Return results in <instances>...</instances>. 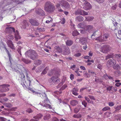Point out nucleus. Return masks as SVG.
Listing matches in <instances>:
<instances>
[{
  "instance_id": "4d7b16f0",
  "label": "nucleus",
  "mask_w": 121,
  "mask_h": 121,
  "mask_svg": "<svg viewBox=\"0 0 121 121\" xmlns=\"http://www.w3.org/2000/svg\"><path fill=\"white\" fill-rule=\"evenodd\" d=\"M52 121H58L59 120L57 118L54 117L52 118Z\"/></svg>"
},
{
  "instance_id": "a878e982",
  "label": "nucleus",
  "mask_w": 121,
  "mask_h": 121,
  "mask_svg": "<svg viewBox=\"0 0 121 121\" xmlns=\"http://www.w3.org/2000/svg\"><path fill=\"white\" fill-rule=\"evenodd\" d=\"M84 20V18L81 16H77L76 18V20L77 22H81Z\"/></svg>"
},
{
  "instance_id": "7ed1b4c3",
  "label": "nucleus",
  "mask_w": 121,
  "mask_h": 121,
  "mask_svg": "<svg viewBox=\"0 0 121 121\" xmlns=\"http://www.w3.org/2000/svg\"><path fill=\"white\" fill-rule=\"evenodd\" d=\"M26 57H29L33 60L36 59L38 55L36 52L34 50H28L25 53Z\"/></svg>"
},
{
  "instance_id": "1a4fd4ad",
  "label": "nucleus",
  "mask_w": 121,
  "mask_h": 121,
  "mask_svg": "<svg viewBox=\"0 0 121 121\" xmlns=\"http://www.w3.org/2000/svg\"><path fill=\"white\" fill-rule=\"evenodd\" d=\"M108 35L107 34H105L103 36H100L95 39V40L98 41L99 42H102L106 40L108 37Z\"/></svg>"
},
{
  "instance_id": "393cba45",
  "label": "nucleus",
  "mask_w": 121,
  "mask_h": 121,
  "mask_svg": "<svg viewBox=\"0 0 121 121\" xmlns=\"http://www.w3.org/2000/svg\"><path fill=\"white\" fill-rule=\"evenodd\" d=\"M58 78L57 76L53 77L49 79L48 81L50 82H55V80H57Z\"/></svg>"
},
{
  "instance_id": "0eeeda50",
  "label": "nucleus",
  "mask_w": 121,
  "mask_h": 121,
  "mask_svg": "<svg viewBox=\"0 0 121 121\" xmlns=\"http://www.w3.org/2000/svg\"><path fill=\"white\" fill-rule=\"evenodd\" d=\"M2 88L1 90V91L2 92H4L9 91V89L8 87L10 86V85L8 84H4L1 85Z\"/></svg>"
},
{
  "instance_id": "e2e57ef3",
  "label": "nucleus",
  "mask_w": 121,
  "mask_h": 121,
  "mask_svg": "<svg viewBox=\"0 0 121 121\" xmlns=\"http://www.w3.org/2000/svg\"><path fill=\"white\" fill-rule=\"evenodd\" d=\"M60 5H61L59 3V2L58 3H57L56 4V8L59 9L60 8Z\"/></svg>"
},
{
  "instance_id": "13d9d810",
  "label": "nucleus",
  "mask_w": 121,
  "mask_h": 121,
  "mask_svg": "<svg viewBox=\"0 0 121 121\" xmlns=\"http://www.w3.org/2000/svg\"><path fill=\"white\" fill-rule=\"evenodd\" d=\"M42 69L41 68H37L36 70V72H40Z\"/></svg>"
},
{
  "instance_id": "39448f33",
  "label": "nucleus",
  "mask_w": 121,
  "mask_h": 121,
  "mask_svg": "<svg viewBox=\"0 0 121 121\" xmlns=\"http://www.w3.org/2000/svg\"><path fill=\"white\" fill-rule=\"evenodd\" d=\"M111 49V47L108 45H105L102 46L100 51L104 53H107Z\"/></svg>"
},
{
  "instance_id": "774afa93",
  "label": "nucleus",
  "mask_w": 121,
  "mask_h": 121,
  "mask_svg": "<svg viewBox=\"0 0 121 121\" xmlns=\"http://www.w3.org/2000/svg\"><path fill=\"white\" fill-rule=\"evenodd\" d=\"M113 66H114L113 67V68L115 69H117L119 65L118 64H117L116 65H115Z\"/></svg>"
},
{
  "instance_id": "4be33fe9",
  "label": "nucleus",
  "mask_w": 121,
  "mask_h": 121,
  "mask_svg": "<svg viewBox=\"0 0 121 121\" xmlns=\"http://www.w3.org/2000/svg\"><path fill=\"white\" fill-rule=\"evenodd\" d=\"M8 44L9 47L12 49H14V46L13 42L9 40L8 42Z\"/></svg>"
},
{
  "instance_id": "bb28decb",
  "label": "nucleus",
  "mask_w": 121,
  "mask_h": 121,
  "mask_svg": "<svg viewBox=\"0 0 121 121\" xmlns=\"http://www.w3.org/2000/svg\"><path fill=\"white\" fill-rule=\"evenodd\" d=\"M28 26V24L27 21L25 20H24L23 22L22 28L24 29H25Z\"/></svg>"
},
{
  "instance_id": "bf43d9fd",
  "label": "nucleus",
  "mask_w": 121,
  "mask_h": 121,
  "mask_svg": "<svg viewBox=\"0 0 121 121\" xmlns=\"http://www.w3.org/2000/svg\"><path fill=\"white\" fill-rule=\"evenodd\" d=\"M97 31V30H95L93 32H92L93 33V34H92V35L91 36V38H93V36H95V33Z\"/></svg>"
},
{
  "instance_id": "aec40b11",
  "label": "nucleus",
  "mask_w": 121,
  "mask_h": 121,
  "mask_svg": "<svg viewBox=\"0 0 121 121\" xmlns=\"http://www.w3.org/2000/svg\"><path fill=\"white\" fill-rule=\"evenodd\" d=\"M79 89L77 88H74L71 90L72 93L73 95H78V94L77 92L78 91Z\"/></svg>"
},
{
  "instance_id": "c756f323",
  "label": "nucleus",
  "mask_w": 121,
  "mask_h": 121,
  "mask_svg": "<svg viewBox=\"0 0 121 121\" xmlns=\"http://www.w3.org/2000/svg\"><path fill=\"white\" fill-rule=\"evenodd\" d=\"M85 18H86V21H88V22H90L92 21L94 18L93 17L90 16L86 17Z\"/></svg>"
},
{
  "instance_id": "f257e3e1",
  "label": "nucleus",
  "mask_w": 121,
  "mask_h": 121,
  "mask_svg": "<svg viewBox=\"0 0 121 121\" xmlns=\"http://www.w3.org/2000/svg\"><path fill=\"white\" fill-rule=\"evenodd\" d=\"M36 95L39 97H40L42 98V101L40 102L39 104L42 106H43L47 108H52V107L50 105L47 104L49 103L50 101L46 96L44 92L41 93L38 92H35Z\"/></svg>"
},
{
  "instance_id": "2eb2a0df",
  "label": "nucleus",
  "mask_w": 121,
  "mask_h": 121,
  "mask_svg": "<svg viewBox=\"0 0 121 121\" xmlns=\"http://www.w3.org/2000/svg\"><path fill=\"white\" fill-rule=\"evenodd\" d=\"M5 31L7 33H12L13 32H15V29L13 27H8L6 28Z\"/></svg>"
},
{
  "instance_id": "8fccbe9b",
  "label": "nucleus",
  "mask_w": 121,
  "mask_h": 121,
  "mask_svg": "<svg viewBox=\"0 0 121 121\" xmlns=\"http://www.w3.org/2000/svg\"><path fill=\"white\" fill-rule=\"evenodd\" d=\"M80 110V108L79 107H77L74 109V112L75 113H78Z\"/></svg>"
},
{
  "instance_id": "37998d69",
  "label": "nucleus",
  "mask_w": 121,
  "mask_h": 121,
  "mask_svg": "<svg viewBox=\"0 0 121 121\" xmlns=\"http://www.w3.org/2000/svg\"><path fill=\"white\" fill-rule=\"evenodd\" d=\"M4 49L5 50L6 52H7V53L8 56L9 57V59L10 60V58H11V56H10V55L9 54V51L7 50V49L5 47H4Z\"/></svg>"
},
{
  "instance_id": "4468645a",
  "label": "nucleus",
  "mask_w": 121,
  "mask_h": 121,
  "mask_svg": "<svg viewBox=\"0 0 121 121\" xmlns=\"http://www.w3.org/2000/svg\"><path fill=\"white\" fill-rule=\"evenodd\" d=\"M29 22L31 25L34 26H38L39 25V23L38 21L34 19H31L29 20Z\"/></svg>"
},
{
  "instance_id": "c9c22d12",
  "label": "nucleus",
  "mask_w": 121,
  "mask_h": 121,
  "mask_svg": "<svg viewBox=\"0 0 121 121\" xmlns=\"http://www.w3.org/2000/svg\"><path fill=\"white\" fill-rule=\"evenodd\" d=\"M48 69V67H46L45 69H44V70L42 72L41 74H46Z\"/></svg>"
},
{
  "instance_id": "e433bc0d",
  "label": "nucleus",
  "mask_w": 121,
  "mask_h": 121,
  "mask_svg": "<svg viewBox=\"0 0 121 121\" xmlns=\"http://www.w3.org/2000/svg\"><path fill=\"white\" fill-rule=\"evenodd\" d=\"M55 48L57 50V51L59 52H62V50L59 46H56L55 47Z\"/></svg>"
},
{
  "instance_id": "7c9ffc66",
  "label": "nucleus",
  "mask_w": 121,
  "mask_h": 121,
  "mask_svg": "<svg viewBox=\"0 0 121 121\" xmlns=\"http://www.w3.org/2000/svg\"><path fill=\"white\" fill-rule=\"evenodd\" d=\"M22 60L25 63L28 64L31 63V61L28 59H27L24 58H22Z\"/></svg>"
},
{
  "instance_id": "cd10ccee",
  "label": "nucleus",
  "mask_w": 121,
  "mask_h": 121,
  "mask_svg": "<svg viewBox=\"0 0 121 121\" xmlns=\"http://www.w3.org/2000/svg\"><path fill=\"white\" fill-rule=\"evenodd\" d=\"M78 101L76 100H73L70 102V104L73 106H75L77 105L78 103Z\"/></svg>"
},
{
  "instance_id": "b1692460",
  "label": "nucleus",
  "mask_w": 121,
  "mask_h": 121,
  "mask_svg": "<svg viewBox=\"0 0 121 121\" xmlns=\"http://www.w3.org/2000/svg\"><path fill=\"white\" fill-rule=\"evenodd\" d=\"M107 90L108 92L110 93H112L113 92L112 86H109L107 87Z\"/></svg>"
},
{
  "instance_id": "f03ea898",
  "label": "nucleus",
  "mask_w": 121,
  "mask_h": 121,
  "mask_svg": "<svg viewBox=\"0 0 121 121\" xmlns=\"http://www.w3.org/2000/svg\"><path fill=\"white\" fill-rule=\"evenodd\" d=\"M26 57H29L33 60L36 59L38 55L36 52L34 50H28L25 53Z\"/></svg>"
},
{
  "instance_id": "5fc2aeb1",
  "label": "nucleus",
  "mask_w": 121,
  "mask_h": 121,
  "mask_svg": "<svg viewBox=\"0 0 121 121\" xmlns=\"http://www.w3.org/2000/svg\"><path fill=\"white\" fill-rule=\"evenodd\" d=\"M104 76L105 77V78L106 79H108V78L110 79H112V77L110 76H108L107 75H105Z\"/></svg>"
},
{
  "instance_id": "4c0bfd02",
  "label": "nucleus",
  "mask_w": 121,
  "mask_h": 121,
  "mask_svg": "<svg viewBox=\"0 0 121 121\" xmlns=\"http://www.w3.org/2000/svg\"><path fill=\"white\" fill-rule=\"evenodd\" d=\"M50 117V115L49 114H47L44 117V119L45 120H48Z\"/></svg>"
},
{
  "instance_id": "ddd939ff",
  "label": "nucleus",
  "mask_w": 121,
  "mask_h": 121,
  "mask_svg": "<svg viewBox=\"0 0 121 121\" xmlns=\"http://www.w3.org/2000/svg\"><path fill=\"white\" fill-rule=\"evenodd\" d=\"M92 8L91 5L89 2L86 1L84 3V6L83 8L86 10H89Z\"/></svg>"
},
{
  "instance_id": "72a5a7b5",
  "label": "nucleus",
  "mask_w": 121,
  "mask_h": 121,
  "mask_svg": "<svg viewBox=\"0 0 121 121\" xmlns=\"http://www.w3.org/2000/svg\"><path fill=\"white\" fill-rule=\"evenodd\" d=\"M79 34L78 32L76 30H73L72 32V35L73 36H76Z\"/></svg>"
},
{
  "instance_id": "dca6fc26",
  "label": "nucleus",
  "mask_w": 121,
  "mask_h": 121,
  "mask_svg": "<svg viewBox=\"0 0 121 121\" xmlns=\"http://www.w3.org/2000/svg\"><path fill=\"white\" fill-rule=\"evenodd\" d=\"M43 117L41 114L37 115L36 116L34 117L33 119H31L30 121H38V120L40 118H41Z\"/></svg>"
},
{
  "instance_id": "c85d7f7f",
  "label": "nucleus",
  "mask_w": 121,
  "mask_h": 121,
  "mask_svg": "<svg viewBox=\"0 0 121 121\" xmlns=\"http://www.w3.org/2000/svg\"><path fill=\"white\" fill-rule=\"evenodd\" d=\"M73 41L70 40H67L66 42V45L68 46H70L73 43Z\"/></svg>"
},
{
  "instance_id": "f8f14e48",
  "label": "nucleus",
  "mask_w": 121,
  "mask_h": 121,
  "mask_svg": "<svg viewBox=\"0 0 121 121\" xmlns=\"http://www.w3.org/2000/svg\"><path fill=\"white\" fill-rule=\"evenodd\" d=\"M30 79H29L28 78L27 80L25 82V84L24 82H22L21 83V85L24 88L26 89L27 88V86H30V85L31 81H30Z\"/></svg>"
},
{
  "instance_id": "5701e85b",
  "label": "nucleus",
  "mask_w": 121,
  "mask_h": 121,
  "mask_svg": "<svg viewBox=\"0 0 121 121\" xmlns=\"http://www.w3.org/2000/svg\"><path fill=\"white\" fill-rule=\"evenodd\" d=\"M115 59L119 62L121 61V55L120 54H115L114 55Z\"/></svg>"
},
{
  "instance_id": "a18cd8bd",
  "label": "nucleus",
  "mask_w": 121,
  "mask_h": 121,
  "mask_svg": "<svg viewBox=\"0 0 121 121\" xmlns=\"http://www.w3.org/2000/svg\"><path fill=\"white\" fill-rule=\"evenodd\" d=\"M55 71L54 70L50 71H49L48 74L49 76H51L53 74V73H54Z\"/></svg>"
},
{
  "instance_id": "603ef678",
  "label": "nucleus",
  "mask_w": 121,
  "mask_h": 121,
  "mask_svg": "<svg viewBox=\"0 0 121 121\" xmlns=\"http://www.w3.org/2000/svg\"><path fill=\"white\" fill-rule=\"evenodd\" d=\"M20 77L22 79L24 80L25 78V76L23 73L20 74Z\"/></svg>"
},
{
  "instance_id": "f3484780",
  "label": "nucleus",
  "mask_w": 121,
  "mask_h": 121,
  "mask_svg": "<svg viewBox=\"0 0 121 121\" xmlns=\"http://www.w3.org/2000/svg\"><path fill=\"white\" fill-rule=\"evenodd\" d=\"M70 52V50L68 47H65L63 52V54L65 55L69 54Z\"/></svg>"
},
{
  "instance_id": "338daca9",
  "label": "nucleus",
  "mask_w": 121,
  "mask_h": 121,
  "mask_svg": "<svg viewBox=\"0 0 121 121\" xmlns=\"http://www.w3.org/2000/svg\"><path fill=\"white\" fill-rule=\"evenodd\" d=\"M0 119L1 121H6V119L1 117H0Z\"/></svg>"
},
{
  "instance_id": "20e7f679",
  "label": "nucleus",
  "mask_w": 121,
  "mask_h": 121,
  "mask_svg": "<svg viewBox=\"0 0 121 121\" xmlns=\"http://www.w3.org/2000/svg\"><path fill=\"white\" fill-rule=\"evenodd\" d=\"M44 9L45 11L49 13L54 12L55 9L54 5L50 2H46L45 4Z\"/></svg>"
},
{
  "instance_id": "052dcab7",
  "label": "nucleus",
  "mask_w": 121,
  "mask_h": 121,
  "mask_svg": "<svg viewBox=\"0 0 121 121\" xmlns=\"http://www.w3.org/2000/svg\"><path fill=\"white\" fill-rule=\"evenodd\" d=\"M82 104L84 106V107H86L87 103L85 101H84L82 102Z\"/></svg>"
},
{
  "instance_id": "6e6d98bb",
  "label": "nucleus",
  "mask_w": 121,
  "mask_h": 121,
  "mask_svg": "<svg viewBox=\"0 0 121 121\" xmlns=\"http://www.w3.org/2000/svg\"><path fill=\"white\" fill-rule=\"evenodd\" d=\"M97 68L101 70L102 69V66L101 64H99L98 65Z\"/></svg>"
},
{
  "instance_id": "423d86ee",
  "label": "nucleus",
  "mask_w": 121,
  "mask_h": 121,
  "mask_svg": "<svg viewBox=\"0 0 121 121\" xmlns=\"http://www.w3.org/2000/svg\"><path fill=\"white\" fill-rule=\"evenodd\" d=\"M59 3L60 4L62 7H64L67 9L70 8V5L66 1L62 0L59 1Z\"/></svg>"
},
{
  "instance_id": "09e8293b",
  "label": "nucleus",
  "mask_w": 121,
  "mask_h": 121,
  "mask_svg": "<svg viewBox=\"0 0 121 121\" xmlns=\"http://www.w3.org/2000/svg\"><path fill=\"white\" fill-rule=\"evenodd\" d=\"M121 109V105L117 106L115 108L116 111H118Z\"/></svg>"
},
{
  "instance_id": "de8ad7c7",
  "label": "nucleus",
  "mask_w": 121,
  "mask_h": 121,
  "mask_svg": "<svg viewBox=\"0 0 121 121\" xmlns=\"http://www.w3.org/2000/svg\"><path fill=\"white\" fill-rule=\"evenodd\" d=\"M23 49V48H21V47H19L18 48L17 51L20 55H22V54L21 53V51H22Z\"/></svg>"
},
{
  "instance_id": "680f3d73",
  "label": "nucleus",
  "mask_w": 121,
  "mask_h": 121,
  "mask_svg": "<svg viewBox=\"0 0 121 121\" xmlns=\"http://www.w3.org/2000/svg\"><path fill=\"white\" fill-rule=\"evenodd\" d=\"M108 105L110 106H112L114 105V104L113 102H111L108 103Z\"/></svg>"
},
{
  "instance_id": "2f4dec72",
  "label": "nucleus",
  "mask_w": 121,
  "mask_h": 121,
  "mask_svg": "<svg viewBox=\"0 0 121 121\" xmlns=\"http://www.w3.org/2000/svg\"><path fill=\"white\" fill-rule=\"evenodd\" d=\"M6 38L7 39L12 40L14 39V36L12 35L9 34L6 36Z\"/></svg>"
},
{
  "instance_id": "3c124183",
  "label": "nucleus",
  "mask_w": 121,
  "mask_h": 121,
  "mask_svg": "<svg viewBox=\"0 0 121 121\" xmlns=\"http://www.w3.org/2000/svg\"><path fill=\"white\" fill-rule=\"evenodd\" d=\"M83 73L84 74V76L85 77L87 78L90 77V75H89V74H88L87 73L85 72H83Z\"/></svg>"
},
{
  "instance_id": "79ce46f5",
  "label": "nucleus",
  "mask_w": 121,
  "mask_h": 121,
  "mask_svg": "<svg viewBox=\"0 0 121 121\" xmlns=\"http://www.w3.org/2000/svg\"><path fill=\"white\" fill-rule=\"evenodd\" d=\"M41 60H36L35 61V64L36 65H39L41 63Z\"/></svg>"
},
{
  "instance_id": "49530a36",
  "label": "nucleus",
  "mask_w": 121,
  "mask_h": 121,
  "mask_svg": "<svg viewBox=\"0 0 121 121\" xmlns=\"http://www.w3.org/2000/svg\"><path fill=\"white\" fill-rule=\"evenodd\" d=\"M113 54H112L110 55H108L106 57V60H107L110 58H112L113 56Z\"/></svg>"
},
{
  "instance_id": "864d4df0",
  "label": "nucleus",
  "mask_w": 121,
  "mask_h": 121,
  "mask_svg": "<svg viewBox=\"0 0 121 121\" xmlns=\"http://www.w3.org/2000/svg\"><path fill=\"white\" fill-rule=\"evenodd\" d=\"M67 86L66 85H64L60 89V90H63L65 88L67 87Z\"/></svg>"
},
{
  "instance_id": "a211bd4d",
  "label": "nucleus",
  "mask_w": 121,
  "mask_h": 121,
  "mask_svg": "<svg viewBox=\"0 0 121 121\" xmlns=\"http://www.w3.org/2000/svg\"><path fill=\"white\" fill-rule=\"evenodd\" d=\"M36 13L38 14L41 16H44L45 15L44 11L41 9L39 8L36 11Z\"/></svg>"
},
{
  "instance_id": "58836bf2",
  "label": "nucleus",
  "mask_w": 121,
  "mask_h": 121,
  "mask_svg": "<svg viewBox=\"0 0 121 121\" xmlns=\"http://www.w3.org/2000/svg\"><path fill=\"white\" fill-rule=\"evenodd\" d=\"M84 24L82 23H80L77 25V27L79 28H84Z\"/></svg>"
},
{
  "instance_id": "473e14b6",
  "label": "nucleus",
  "mask_w": 121,
  "mask_h": 121,
  "mask_svg": "<svg viewBox=\"0 0 121 121\" xmlns=\"http://www.w3.org/2000/svg\"><path fill=\"white\" fill-rule=\"evenodd\" d=\"M88 73H89V75L91 74L93 76H96L95 73L94 72L91 70L89 69L88 70Z\"/></svg>"
},
{
  "instance_id": "69168bd1",
  "label": "nucleus",
  "mask_w": 121,
  "mask_h": 121,
  "mask_svg": "<svg viewBox=\"0 0 121 121\" xmlns=\"http://www.w3.org/2000/svg\"><path fill=\"white\" fill-rule=\"evenodd\" d=\"M16 94L15 93H12L10 95H8V96L9 97H14L15 96Z\"/></svg>"
},
{
  "instance_id": "9b49d317",
  "label": "nucleus",
  "mask_w": 121,
  "mask_h": 121,
  "mask_svg": "<svg viewBox=\"0 0 121 121\" xmlns=\"http://www.w3.org/2000/svg\"><path fill=\"white\" fill-rule=\"evenodd\" d=\"M116 64V60L113 59L109 60L107 63V65L108 67H111Z\"/></svg>"
},
{
  "instance_id": "412c9836",
  "label": "nucleus",
  "mask_w": 121,
  "mask_h": 121,
  "mask_svg": "<svg viewBox=\"0 0 121 121\" xmlns=\"http://www.w3.org/2000/svg\"><path fill=\"white\" fill-rule=\"evenodd\" d=\"M113 23L114 26L117 29L119 28L120 29L121 28V25L115 21H113Z\"/></svg>"
},
{
  "instance_id": "f704fd0d",
  "label": "nucleus",
  "mask_w": 121,
  "mask_h": 121,
  "mask_svg": "<svg viewBox=\"0 0 121 121\" xmlns=\"http://www.w3.org/2000/svg\"><path fill=\"white\" fill-rule=\"evenodd\" d=\"M3 104L6 107L8 108H11L12 106V105L11 104L9 103H4Z\"/></svg>"
},
{
  "instance_id": "9d476101",
  "label": "nucleus",
  "mask_w": 121,
  "mask_h": 121,
  "mask_svg": "<svg viewBox=\"0 0 121 121\" xmlns=\"http://www.w3.org/2000/svg\"><path fill=\"white\" fill-rule=\"evenodd\" d=\"M75 14L76 15L80 14L82 15H87L88 13L84 10L79 9L75 12Z\"/></svg>"
},
{
  "instance_id": "6e6552de",
  "label": "nucleus",
  "mask_w": 121,
  "mask_h": 121,
  "mask_svg": "<svg viewBox=\"0 0 121 121\" xmlns=\"http://www.w3.org/2000/svg\"><path fill=\"white\" fill-rule=\"evenodd\" d=\"M84 29L89 33L93 32L95 30L93 26L91 25H88L85 26H84Z\"/></svg>"
},
{
  "instance_id": "c03bdc74",
  "label": "nucleus",
  "mask_w": 121,
  "mask_h": 121,
  "mask_svg": "<svg viewBox=\"0 0 121 121\" xmlns=\"http://www.w3.org/2000/svg\"><path fill=\"white\" fill-rule=\"evenodd\" d=\"M84 112H82L81 113H79L77 114L78 116V118H81L82 117V115L83 114H84Z\"/></svg>"
},
{
  "instance_id": "a19ab883",
  "label": "nucleus",
  "mask_w": 121,
  "mask_h": 121,
  "mask_svg": "<svg viewBox=\"0 0 121 121\" xmlns=\"http://www.w3.org/2000/svg\"><path fill=\"white\" fill-rule=\"evenodd\" d=\"M110 109V107H109L108 106H106L103 108L102 109V110L103 111H106L109 110Z\"/></svg>"
},
{
  "instance_id": "0e129e2a",
  "label": "nucleus",
  "mask_w": 121,
  "mask_h": 121,
  "mask_svg": "<svg viewBox=\"0 0 121 121\" xmlns=\"http://www.w3.org/2000/svg\"><path fill=\"white\" fill-rule=\"evenodd\" d=\"M26 111L27 112H28L29 113H31L32 112V110L30 108H29L28 109H27L26 110Z\"/></svg>"
},
{
  "instance_id": "6ab92c4d",
  "label": "nucleus",
  "mask_w": 121,
  "mask_h": 121,
  "mask_svg": "<svg viewBox=\"0 0 121 121\" xmlns=\"http://www.w3.org/2000/svg\"><path fill=\"white\" fill-rule=\"evenodd\" d=\"M14 32L15 33V37L17 41L18 39L21 38V37L20 36L19 33L17 30L15 31V32Z\"/></svg>"
},
{
  "instance_id": "ea45409f",
  "label": "nucleus",
  "mask_w": 121,
  "mask_h": 121,
  "mask_svg": "<svg viewBox=\"0 0 121 121\" xmlns=\"http://www.w3.org/2000/svg\"><path fill=\"white\" fill-rule=\"evenodd\" d=\"M112 7L111 9L112 10H115L117 7V5L116 4H112Z\"/></svg>"
}]
</instances>
